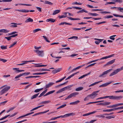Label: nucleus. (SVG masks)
I'll list each match as a JSON object with an SVG mask.
<instances>
[{
	"mask_svg": "<svg viewBox=\"0 0 123 123\" xmlns=\"http://www.w3.org/2000/svg\"><path fill=\"white\" fill-rule=\"evenodd\" d=\"M39 93H37L33 95L31 97V99H32L34 98H36L37 96L39 95Z\"/></svg>",
	"mask_w": 123,
	"mask_h": 123,
	"instance_id": "28",
	"label": "nucleus"
},
{
	"mask_svg": "<svg viewBox=\"0 0 123 123\" xmlns=\"http://www.w3.org/2000/svg\"><path fill=\"white\" fill-rule=\"evenodd\" d=\"M89 15H92V16H97L98 15V14L96 13H88Z\"/></svg>",
	"mask_w": 123,
	"mask_h": 123,
	"instance_id": "39",
	"label": "nucleus"
},
{
	"mask_svg": "<svg viewBox=\"0 0 123 123\" xmlns=\"http://www.w3.org/2000/svg\"><path fill=\"white\" fill-rule=\"evenodd\" d=\"M64 89H63V88L59 90H58V91L56 92V93H58L64 91Z\"/></svg>",
	"mask_w": 123,
	"mask_h": 123,
	"instance_id": "38",
	"label": "nucleus"
},
{
	"mask_svg": "<svg viewBox=\"0 0 123 123\" xmlns=\"http://www.w3.org/2000/svg\"><path fill=\"white\" fill-rule=\"evenodd\" d=\"M112 69H110L107 70L106 71L104 72L102 74H101L99 76V77H101L103 75L107 74L108 73L110 72H111V70Z\"/></svg>",
	"mask_w": 123,
	"mask_h": 123,
	"instance_id": "8",
	"label": "nucleus"
},
{
	"mask_svg": "<svg viewBox=\"0 0 123 123\" xmlns=\"http://www.w3.org/2000/svg\"><path fill=\"white\" fill-rule=\"evenodd\" d=\"M47 65H35L34 66L35 67H45Z\"/></svg>",
	"mask_w": 123,
	"mask_h": 123,
	"instance_id": "29",
	"label": "nucleus"
},
{
	"mask_svg": "<svg viewBox=\"0 0 123 123\" xmlns=\"http://www.w3.org/2000/svg\"><path fill=\"white\" fill-rule=\"evenodd\" d=\"M55 83L53 82H50L49 84H47L45 86V88H48L54 84Z\"/></svg>",
	"mask_w": 123,
	"mask_h": 123,
	"instance_id": "15",
	"label": "nucleus"
},
{
	"mask_svg": "<svg viewBox=\"0 0 123 123\" xmlns=\"http://www.w3.org/2000/svg\"><path fill=\"white\" fill-rule=\"evenodd\" d=\"M7 46L2 45L1 46V48L2 50H5L7 49Z\"/></svg>",
	"mask_w": 123,
	"mask_h": 123,
	"instance_id": "34",
	"label": "nucleus"
},
{
	"mask_svg": "<svg viewBox=\"0 0 123 123\" xmlns=\"http://www.w3.org/2000/svg\"><path fill=\"white\" fill-rule=\"evenodd\" d=\"M55 19H53L52 18H49L48 19H47L46 21L47 22H49V21L51 22V23H54L55 21Z\"/></svg>",
	"mask_w": 123,
	"mask_h": 123,
	"instance_id": "16",
	"label": "nucleus"
},
{
	"mask_svg": "<svg viewBox=\"0 0 123 123\" xmlns=\"http://www.w3.org/2000/svg\"><path fill=\"white\" fill-rule=\"evenodd\" d=\"M113 15L115 16L116 17H119L121 18H123V15H117L115 14H113Z\"/></svg>",
	"mask_w": 123,
	"mask_h": 123,
	"instance_id": "51",
	"label": "nucleus"
},
{
	"mask_svg": "<svg viewBox=\"0 0 123 123\" xmlns=\"http://www.w3.org/2000/svg\"><path fill=\"white\" fill-rule=\"evenodd\" d=\"M116 110L122 109H123V106H121L117 108H116Z\"/></svg>",
	"mask_w": 123,
	"mask_h": 123,
	"instance_id": "64",
	"label": "nucleus"
},
{
	"mask_svg": "<svg viewBox=\"0 0 123 123\" xmlns=\"http://www.w3.org/2000/svg\"><path fill=\"white\" fill-rule=\"evenodd\" d=\"M104 10L103 9H92V11H102Z\"/></svg>",
	"mask_w": 123,
	"mask_h": 123,
	"instance_id": "61",
	"label": "nucleus"
},
{
	"mask_svg": "<svg viewBox=\"0 0 123 123\" xmlns=\"http://www.w3.org/2000/svg\"><path fill=\"white\" fill-rule=\"evenodd\" d=\"M83 87H79L76 88L75 90L76 91H79L83 90Z\"/></svg>",
	"mask_w": 123,
	"mask_h": 123,
	"instance_id": "32",
	"label": "nucleus"
},
{
	"mask_svg": "<svg viewBox=\"0 0 123 123\" xmlns=\"http://www.w3.org/2000/svg\"><path fill=\"white\" fill-rule=\"evenodd\" d=\"M113 82V81H110L109 82L105 83L99 86V87H104L107 86L109 85V84Z\"/></svg>",
	"mask_w": 123,
	"mask_h": 123,
	"instance_id": "9",
	"label": "nucleus"
},
{
	"mask_svg": "<svg viewBox=\"0 0 123 123\" xmlns=\"http://www.w3.org/2000/svg\"><path fill=\"white\" fill-rule=\"evenodd\" d=\"M72 85L68 86H66L64 88H63L64 89V91H65L69 89L71 87H72Z\"/></svg>",
	"mask_w": 123,
	"mask_h": 123,
	"instance_id": "25",
	"label": "nucleus"
},
{
	"mask_svg": "<svg viewBox=\"0 0 123 123\" xmlns=\"http://www.w3.org/2000/svg\"><path fill=\"white\" fill-rule=\"evenodd\" d=\"M97 112V111H94L92 112H90L88 113H87L86 114H83V116H86L88 115H90L93 114Z\"/></svg>",
	"mask_w": 123,
	"mask_h": 123,
	"instance_id": "13",
	"label": "nucleus"
},
{
	"mask_svg": "<svg viewBox=\"0 0 123 123\" xmlns=\"http://www.w3.org/2000/svg\"><path fill=\"white\" fill-rule=\"evenodd\" d=\"M117 110L116 108L111 109H108V112H111L115 110Z\"/></svg>",
	"mask_w": 123,
	"mask_h": 123,
	"instance_id": "43",
	"label": "nucleus"
},
{
	"mask_svg": "<svg viewBox=\"0 0 123 123\" xmlns=\"http://www.w3.org/2000/svg\"><path fill=\"white\" fill-rule=\"evenodd\" d=\"M49 111V110H48L47 111H43V112H39V114H42L46 113L48 112Z\"/></svg>",
	"mask_w": 123,
	"mask_h": 123,
	"instance_id": "53",
	"label": "nucleus"
},
{
	"mask_svg": "<svg viewBox=\"0 0 123 123\" xmlns=\"http://www.w3.org/2000/svg\"><path fill=\"white\" fill-rule=\"evenodd\" d=\"M85 65V64H83L82 65L78 66L74 69V70H76L78 69L83 67Z\"/></svg>",
	"mask_w": 123,
	"mask_h": 123,
	"instance_id": "33",
	"label": "nucleus"
},
{
	"mask_svg": "<svg viewBox=\"0 0 123 123\" xmlns=\"http://www.w3.org/2000/svg\"><path fill=\"white\" fill-rule=\"evenodd\" d=\"M61 11L60 10H56L54 11L52 15H54L59 13Z\"/></svg>",
	"mask_w": 123,
	"mask_h": 123,
	"instance_id": "17",
	"label": "nucleus"
},
{
	"mask_svg": "<svg viewBox=\"0 0 123 123\" xmlns=\"http://www.w3.org/2000/svg\"><path fill=\"white\" fill-rule=\"evenodd\" d=\"M18 5H24V6H31L32 5L30 4H15V6H17Z\"/></svg>",
	"mask_w": 123,
	"mask_h": 123,
	"instance_id": "30",
	"label": "nucleus"
},
{
	"mask_svg": "<svg viewBox=\"0 0 123 123\" xmlns=\"http://www.w3.org/2000/svg\"><path fill=\"white\" fill-rule=\"evenodd\" d=\"M114 55V54H113V55H111L109 56H106L100 58L99 59V60H103V59H106L108 58H110V57L113 56Z\"/></svg>",
	"mask_w": 123,
	"mask_h": 123,
	"instance_id": "12",
	"label": "nucleus"
},
{
	"mask_svg": "<svg viewBox=\"0 0 123 123\" xmlns=\"http://www.w3.org/2000/svg\"><path fill=\"white\" fill-rule=\"evenodd\" d=\"M111 9L118 8V10H120V12H123L122 11V10L123 11V8L121 7H111Z\"/></svg>",
	"mask_w": 123,
	"mask_h": 123,
	"instance_id": "18",
	"label": "nucleus"
},
{
	"mask_svg": "<svg viewBox=\"0 0 123 123\" xmlns=\"http://www.w3.org/2000/svg\"><path fill=\"white\" fill-rule=\"evenodd\" d=\"M115 96L113 95L111 96H107V98H109L111 99L115 100Z\"/></svg>",
	"mask_w": 123,
	"mask_h": 123,
	"instance_id": "26",
	"label": "nucleus"
},
{
	"mask_svg": "<svg viewBox=\"0 0 123 123\" xmlns=\"http://www.w3.org/2000/svg\"><path fill=\"white\" fill-rule=\"evenodd\" d=\"M17 113V112L15 113L14 114L10 116V115H6L7 117H8L10 116V117H12L14 116H15Z\"/></svg>",
	"mask_w": 123,
	"mask_h": 123,
	"instance_id": "46",
	"label": "nucleus"
},
{
	"mask_svg": "<svg viewBox=\"0 0 123 123\" xmlns=\"http://www.w3.org/2000/svg\"><path fill=\"white\" fill-rule=\"evenodd\" d=\"M123 69V67H122L120 68H117L110 75V76H111L113 75H115L117 74L120 71Z\"/></svg>",
	"mask_w": 123,
	"mask_h": 123,
	"instance_id": "2",
	"label": "nucleus"
},
{
	"mask_svg": "<svg viewBox=\"0 0 123 123\" xmlns=\"http://www.w3.org/2000/svg\"><path fill=\"white\" fill-rule=\"evenodd\" d=\"M75 114H74V113H70L69 114H66L65 115H64L63 116H58V118H60V117H69L70 116H73Z\"/></svg>",
	"mask_w": 123,
	"mask_h": 123,
	"instance_id": "4",
	"label": "nucleus"
},
{
	"mask_svg": "<svg viewBox=\"0 0 123 123\" xmlns=\"http://www.w3.org/2000/svg\"><path fill=\"white\" fill-rule=\"evenodd\" d=\"M48 89H47L45 90V91L43 92L40 94L42 96L43 95L47 92Z\"/></svg>",
	"mask_w": 123,
	"mask_h": 123,
	"instance_id": "47",
	"label": "nucleus"
},
{
	"mask_svg": "<svg viewBox=\"0 0 123 123\" xmlns=\"http://www.w3.org/2000/svg\"><path fill=\"white\" fill-rule=\"evenodd\" d=\"M111 104V102H105L103 103V105L105 106L110 105Z\"/></svg>",
	"mask_w": 123,
	"mask_h": 123,
	"instance_id": "31",
	"label": "nucleus"
},
{
	"mask_svg": "<svg viewBox=\"0 0 123 123\" xmlns=\"http://www.w3.org/2000/svg\"><path fill=\"white\" fill-rule=\"evenodd\" d=\"M122 105H123V103L116 104L108 106L107 107L108 108H111Z\"/></svg>",
	"mask_w": 123,
	"mask_h": 123,
	"instance_id": "5",
	"label": "nucleus"
},
{
	"mask_svg": "<svg viewBox=\"0 0 123 123\" xmlns=\"http://www.w3.org/2000/svg\"><path fill=\"white\" fill-rule=\"evenodd\" d=\"M80 102V101L79 100H77L75 102L70 103V105H76L79 103Z\"/></svg>",
	"mask_w": 123,
	"mask_h": 123,
	"instance_id": "19",
	"label": "nucleus"
},
{
	"mask_svg": "<svg viewBox=\"0 0 123 123\" xmlns=\"http://www.w3.org/2000/svg\"><path fill=\"white\" fill-rule=\"evenodd\" d=\"M41 30L40 29H37L33 30V32L34 33H35L36 32H37L38 31Z\"/></svg>",
	"mask_w": 123,
	"mask_h": 123,
	"instance_id": "50",
	"label": "nucleus"
},
{
	"mask_svg": "<svg viewBox=\"0 0 123 123\" xmlns=\"http://www.w3.org/2000/svg\"><path fill=\"white\" fill-rule=\"evenodd\" d=\"M90 73H91L90 72H89L87 74L84 75H83L82 76H81L78 79H82V78H84V77H85V76H87L88 75H89V74H90Z\"/></svg>",
	"mask_w": 123,
	"mask_h": 123,
	"instance_id": "27",
	"label": "nucleus"
},
{
	"mask_svg": "<svg viewBox=\"0 0 123 123\" xmlns=\"http://www.w3.org/2000/svg\"><path fill=\"white\" fill-rule=\"evenodd\" d=\"M34 61H22V63L18 64H17V65H23L24 64H26L28 62H33Z\"/></svg>",
	"mask_w": 123,
	"mask_h": 123,
	"instance_id": "11",
	"label": "nucleus"
},
{
	"mask_svg": "<svg viewBox=\"0 0 123 123\" xmlns=\"http://www.w3.org/2000/svg\"><path fill=\"white\" fill-rule=\"evenodd\" d=\"M99 12L101 13H109L111 12H108L106 11L100 12Z\"/></svg>",
	"mask_w": 123,
	"mask_h": 123,
	"instance_id": "60",
	"label": "nucleus"
},
{
	"mask_svg": "<svg viewBox=\"0 0 123 123\" xmlns=\"http://www.w3.org/2000/svg\"><path fill=\"white\" fill-rule=\"evenodd\" d=\"M62 69V68H59L58 69H55V72L56 73L58 72H60L61 70Z\"/></svg>",
	"mask_w": 123,
	"mask_h": 123,
	"instance_id": "52",
	"label": "nucleus"
},
{
	"mask_svg": "<svg viewBox=\"0 0 123 123\" xmlns=\"http://www.w3.org/2000/svg\"><path fill=\"white\" fill-rule=\"evenodd\" d=\"M36 8L39 11V12H41V8L40 7H36Z\"/></svg>",
	"mask_w": 123,
	"mask_h": 123,
	"instance_id": "57",
	"label": "nucleus"
},
{
	"mask_svg": "<svg viewBox=\"0 0 123 123\" xmlns=\"http://www.w3.org/2000/svg\"><path fill=\"white\" fill-rule=\"evenodd\" d=\"M99 91V90H98L93 92L92 94L88 95L86 97H85L84 100L85 101L88 100L89 99V97H90L92 99L94 98L95 97L98 95L97 93Z\"/></svg>",
	"mask_w": 123,
	"mask_h": 123,
	"instance_id": "1",
	"label": "nucleus"
},
{
	"mask_svg": "<svg viewBox=\"0 0 123 123\" xmlns=\"http://www.w3.org/2000/svg\"><path fill=\"white\" fill-rule=\"evenodd\" d=\"M44 3L45 4H48L50 5H52L53 4L51 2L47 1H45Z\"/></svg>",
	"mask_w": 123,
	"mask_h": 123,
	"instance_id": "36",
	"label": "nucleus"
},
{
	"mask_svg": "<svg viewBox=\"0 0 123 123\" xmlns=\"http://www.w3.org/2000/svg\"><path fill=\"white\" fill-rule=\"evenodd\" d=\"M102 80H101V81H98L95 82L94 83L92 84H91V85H90L89 86V87H90L92 86H93L96 84H98L99 83L101 82H102Z\"/></svg>",
	"mask_w": 123,
	"mask_h": 123,
	"instance_id": "20",
	"label": "nucleus"
},
{
	"mask_svg": "<svg viewBox=\"0 0 123 123\" xmlns=\"http://www.w3.org/2000/svg\"><path fill=\"white\" fill-rule=\"evenodd\" d=\"M22 75L21 74H20L17 76H16L15 77V78L16 79H17V78H19V77H20L22 76Z\"/></svg>",
	"mask_w": 123,
	"mask_h": 123,
	"instance_id": "63",
	"label": "nucleus"
},
{
	"mask_svg": "<svg viewBox=\"0 0 123 123\" xmlns=\"http://www.w3.org/2000/svg\"><path fill=\"white\" fill-rule=\"evenodd\" d=\"M94 39L95 40H97L98 41H99L100 42V43L103 40V39H99L96 38H95Z\"/></svg>",
	"mask_w": 123,
	"mask_h": 123,
	"instance_id": "59",
	"label": "nucleus"
},
{
	"mask_svg": "<svg viewBox=\"0 0 123 123\" xmlns=\"http://www.w3.org/2000/svg\"><path fill=\"white\" fill-rule=\"evenodd\" d=\"M34 51L37 53L39 56L42 57L44 55L43 51V50L40 51L38 50H35Z\"/></svg>",
	"mask_w": 123,
	"mask_h": 123,
	"instance_id": "6",
	"label": "nucleus"
},
{
	"mask_svg": "<svg viewBox=\"0 0 123 123\" xmlns=\"http://www.w3.org/2000/svg\"><path fill=\"white\" fill-rule=\"evenodd\" d=\"M123 98V96H115V100H120Z\"/></svg>",
	"mask_w": 123,
	"mask_h": 123,
	"instance_id": "14",
	"label": "nucleus"
},
{
	"mask_svg": "<svg viewBox=\"0 0 123 123\" xmlns=\"http://www.w3.org/2000/svg\"><path fill=\"white\" fill-rule=\"evenodd\" d=\"M84 12H85L86 13H87L88 12L87 11L85 10L84 9H82L81 10H80L78 11L77 13H82Z\"/></svg>",
	"mask_w": 123,
	"mask_h": 123,
	"instance_id": "21",
	"label": "nucleus"
},
{
	"mask_svg": "<svg viewBox=\"0 0 123 123\" xmlns=\"http://www.w3.org/2000/svg\"><path fill=\"white\" fill-rule=\"evenodd\" d=\"M67 17V16H64V15L60 16L59 15L58 16V17L60 19L61 18H65Z\"/></svg>",
	"mask_w": 123,
	"mask_h": 123,
	"instance_id": "54",
	"label": "nucleus"
},
{
	"mask_svg": "<svg viewBox=\"0 0 123 123\" xmlns=\"http://www.w3.org/2000/svg\"><path fill=\"white\" fill-rule=\"evenodd\" d=\"M115 117V116H106L105 118L106 119H111V118H114Z\"/></svg>",
	"mask_w": 123,
	"mask_h": 123,
	"instance_id": "35",
	"label": "nucleus"
},
{
	"mask_svg": "<svg viewBox=\"0 0 123 123\" xmlns=\"http://www.w3.org/2000/svg\"><path fill=\"white\" fill-rule=\"evenodd\" d=\"M115 59H114L108 62L106 64L104 65V66H106L107 65H111L113 64L115 62Z\"/></svg>",
	"mask_w": 123,
	"mask_h": 123,
	"instance_id": "10",
	"label": "nucleus"
},
{
	"mask_svg": "<svg viewBox=\"0 0 123 123\" xmlns=\"http://www.w3.org/2000/svg\"><path fill=\"white\" fill-rule=\"evenodd\" d=\"M73 8L76 9L78 10H81L82 9V8L79 7L74 6L73 7Z\"/></svg>",
	"mask_w": 123,
	"mask_h": 123,
	"instance_id": "62",
	"label": "nucleus"
},
{
	"mask_svg": "<svg viewBox=\"0 0 123 123\" xmlns=\"http://www.w3.org/2000/svg\"><path fill=\"white\" fill-rule=\"evenodd\" d=\"M113 16L112 15H109L108 16H105L104 18H113Z\"/></svg>",
	"mask_w": 123,
	"mask_h": 123,
	"instance_id": "42",
	"label": "nucleus"
},
{
	"mask_svg": "<svg viewBox=\"0 0 123 123\" xmlns=\"http://www.w3.org/2000/svg\"><path fill=\"white\" fill-rule=\"evenodd\" d=\"M10 86H7L5 87L0 91V94L1 95H2L4 93L6 92L10 89Z\"/></svg>",
	"mask_w": 123,
	"mask_h": 123,
	"instance_id": "3",
	"label": "nucleus"
},
{
	"mask_svg": "<svg viewBox=\"0 0 123 123\" xmlns=\"http://www.w3.org/2000/svg\"><path fill=\"white\" fill-rule=\"evenodd\" d=\"M0 61H2L3 62L5 63L7 61V60L6 59H2L0 58Z\"/></svg>",
	"mask_w": 123,
	"mask_h": 123,
	"instance_id": "55",
	"label": "nucleus"
},
{
	"mask_svg": "<svg viewBox=\"0 0 123 123\" xmlns=\"http://www.w3.org/2000/svg\"><path fill=\"white\" fill-rule=\"evenodd\" d=\"M43 89V88H42L40 89H37L35 90V91L34 92H38L40 91H41Z\"/></svg>",
	"mask_w": 123,
	"mask_h": 123,
	"instance_id": "40",
	"label": "nucleus"
},
{
	"mask_svg": "<svg viewBox=\"0 0 123 123\" xmlns=\"http://www.w3.org/2000/svg\"><path fill=\"white\" fill-rule=\"evenodd\" d=\"M66 105V104H64V105H62L60 107H59L58 108H57V109L58 110L59 109L63 108V107H65V106Z\"/></svg>",
	"mask_w": 123,
	"mask_h": 123,
	"instance_id": "44",
	"label": "nucleus"
},
{
	"mask_svg": "<svg viewBox=\"0 0 123 123\" xmlns=\"http://www.w3.org/2000/svg\"><path fill=\"white\" fill-rule=\"evenodd\" d=\"M78 39V37L76 36H73L68 38V39Z\"/></svg>",
	"mask_w": 123,
	"mask_h": 123,
	"instance_id": "41",
	"label": "nucleus"
},
{
	"mask_svg": "<svg viewBox=\"0 0 123 123\" xmlns=\"http://www.w3.org/2000/svg\"><path fill=\"white\" fill-rule=\"evenodd\" d=\"M48 73L47 72H44L42 73H34L32 74L33 75H41L43 74H46L47 73Z\"/></svg>",
	"mask_w": 123,
	"mask_h": 123,
	"instance_id": "23",
	"label": "nucleus"
},
{
	"mask_svg": "<svg viewBox=\"0 0 123 123\" xmlns=\"http://www.w3.org/2000/svg\"><path fill=\"white\" fill-rule=\"evenodd\" d=\"M50 102V101L48 100L47 101H42L39 103V104H46Z\"/></svg>",
	"mask_w": 123,
	"mask_h": 123,
	"instance_id": "22",
	"label": "nucleus"
},
{
	"mask_svg": "<svg viewBox=\"0 0 123 123\" xmlns=\"http://www.w3.org/2000/svg\"><path fill=\"white\" fill-rule=\"evenodd\" d=\"M33 71H38L40 72H42L43 71H45V69H37L35 70H33Z\"/></svg>",
	"mask_w": 123,
	"mask_h": 123,
	"instance_id": "37",
	"label": "nucleus"
},
{
	"mask_svg": "<svg viewBox=\"0 0 123 123\" xmlns=\"http://www.w3.org/2000/svg\"><path fill=\"white\" fill-rule=\"evenodd\" d=\"M43 37L44 39L45 40L48 42L50 43V42L49 41V40L47 37L45 36H43Z\"/></svg>",
	"mask_w": 123,
	"mask_h": 123,
	"instance_id": "48",
	"label": "nucleus"
},
{
	"mask_svg": "<svg viewBox=\"0 0 123 123\" xmlns=\"http://www.w3.org/2000/svg\"><path fill=\"white\" fill-rule=\"evenodd\" d=\"M30 74V72H27V73H23L22 74H21L22 75V76H23L24 75H25L26 76L28 75L29 74Z\"/></svg>",
	"mask_w": 123,
	"mask_h": 123,
	"instance_id": "49",
	"label": "nucleus"
},
{
	"mask_svg": "<svg viewBox=\"0 0 123 123\" xmlns=\"http://www.w3.org/2000/svg\"><path fill=\"white\" fill-rule=\"evenodd\" d=\"M33 19L30 18H29L27 19L25 21L26 23H27L28 22H33Z\"/></svg>",
	"mask_w": 123,
	"mask_h": 123,
	"instance_id": "24",
	"label": "nucleus"
},
{
	"mask_svg": "<svg viewBox=\"0 0 123 123\" xmlns=\"http://www.w3.org/2000/svg\"><path fill=\"white\" fill-rule=\"evenodd\" d=\"M2 32L6 33L9 32V31L7 30L6 29H2Z\"/></svg>",
	"mask_w": 123,
	"mask_h": 123,
	"instance_id": "45",
	"label": "nucleus"
},
{
	"mask_svg": "<svg viewBox=\"0 0 123 123\" xmlns=\"http://www.w3.org/2000/svg\"><path fill=\"white\" fill-rule=\"evenodd\" d=\"M68 19L71 20H76V18H73L71 17H68Z\"/></svg>",
	"mask_w": 123,
	"mask_h": 123,
	"instance_id": "56",
	"label": "nucleus"
},
{
	"mask_svg": "<svg viewBox=\"0 0 123 123\" xmlns=\"http://www.w3.org/2000/svg\"><path fill=\"white\" fill-rule=\"evenodd\" d=\"M79 94V92H74L70 94L69 96L70 98H71L72 97H75L76 95H78Z\"/></svg>",
	"mask_w": 123,
	"mask_h": 123,
	"instance_id": "7",
	"label": "nucleus"
},
{
	"mask_svg": "<svg viewBox=\"0 0 123 123\" xmlns=\"http://www.w3.org/2000/svg\"><path fill=\"white\" fill-rule=\"evenodd\" d=\"M5 38L7 39L8 41L10 40L12 38L11 36L8 37H5Z\"/></svg>",
	"mask_w": 123,
	"mask_h": 123,
	"instance_id": "58",
	"label": "nucleus"
}]
</instances>
